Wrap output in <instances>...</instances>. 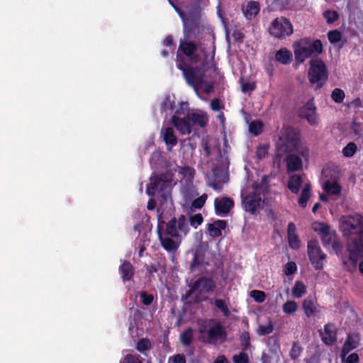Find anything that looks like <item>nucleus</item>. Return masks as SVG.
I'll use <instances>...</instances> for the list:
<instances>
[{
    "instance_id": "obj_64",
    "label": "nucleus",
    "mask_w": 363,
    "mask_h": 363,
    "mask_svg": "<svg viewBox=\"0 0 363 363\" xmlns=\"http://www.w3.org/2000/svg\"><path fill=\"white\" fill-rule=\"evenodd\" d=\"M306 363H319L320 354L316 352L305 360Z\"/></svg>"
},
{
    "instance_id": "obj_62",
    "label": "nucleus",
    "mask_w": 363,
    "mask_h": 363,
    "mask_svg": "<svg viewBox=\"0 0 363 363\" xmlns=\"http://www.w3.org/2000/svg\"><path fill=\"white\" fill-rule=\"evenodd\" d=\"M174 108V101L171 100L169 96L166 97L162 104V108L165 111L173 110Z\"/></svg>"
},
{
    "instance_id": "obj_33",
    "label": "nucleus",
    "mask_w": 363,
    "mask_h": 363,
    "mask_svg": "<svg viewBox=\"0 0 363 363\" xmlns=\"http://www.w3.org/2000/svg\"><path fill=\"white\" fill-rule=\"evenodd\" d=\"M152 348V344L151 341L147 337H143L140 339L136 345V350L143 354H145V352L150 350Z\"/></svg>"
},
{
    "instance_id": "obj_43",
    "label": "nucleus",
    "mask_w": 363,
    "mask_h": 363,
    "mask_svg": "<svg viewBox=\"0 0 363 363\" xmlns=\"http://www.w3.org/2000/svg\"><path fill=\"white\" fill-rule=\"evenodd\" d=\"M342 33L338 30H330L328 33V38L330 43L335 44L340 42L342 39Z\"/></svg>"
},
{
    "instance_id": "obj_55",
    "label": "nucleus",
    "mask_w": 363,
    "mask_h": 363,
    "mask_svg": "<svg viewBox=\"0 0 363 363\" xmlns=\"http://www.w3.org/2000/svg\"><path fill=\"white\" fill-rule=\"evenodd\" d=\"M189 110V103L186 101H182L179 104V108L176 110L174 116L180 117L181 116H185L187 114Z\"/></svg>"
},
{
    "instance_id": "obj_19",
    "label": "nucleus",
    "mask_w": 363,
    "mask_h": 363,
    "mask_svg": "<svg viewBox=\"0 0 363 363\" xmlns=\"http://www.w3.org/2000/svg\"><path fill=\"white\" fill-rule=\"evenodd\" d=\"M118 272L123 282L129 281L135 274V268L129 261L124 260L118 267Z\"/></svg>"
},
{
    "instance_id": "obj_16",
    "label": "nucleus",
    "mask_w": 363,
    "mask_h": 363,
    "mask_svg": "<svg viewBox=\"0 0 363 363\" xmlns=\"http://www.w3.org/2000/svg\"><path fill=\"white\" fill-rule=\"evenodd\" d=\"M216 213L218 216H225L234 207V201L229 197L216 198L214 201Z\"/></svg>"
},
{
    "instance_id": "obj_27",
    "label": "nucleus",
    "mask_w": 363,
    "mask_h": 363,
    "mask_svg": "<svg viewBox=\"0 0 363 363\" xmlns=\"http://www.w3.org/2000/svg\"><path fill=\"white\" fill-rule=\"evenodd\" d=\"M294 58L296 64L301 65L305 62V60L311 57V50H308L305 48H301L294 45Z\"/></svg>"
},
{
    "instance_id": "obj_21",
    "label": "nucleus",
    "mask_w": 363,
    "mask_h": 363,
    "mask_svg": "<svg viewBox=\"0 0 363 363\" xmlns=\"http://www.w3.org/2000/svg\"><path fill=\"white\" fill-rule=\"evenodd\" d=\"M259 3L255 1H248L246 6L242 8L243 15L248 21H252L253 18H255L256 16L259 13Z\"/></svg>"
},
{
    "instance_id": "obj_25",
    "label": "nucleus",
    "mask_w": 363,
    "mask_h": 363,
    "mask_svg": "<svg viewBox=\"0 0 363 363\" xmlns=\"http://www.w3.org/2000/svg\"><path fill=\"white\" fill-rule=\"evenodd\" d=\"M161 133L163 135V140L167 145L168 151H172V147L177 144V138L174 135V130L171 127L162 129Z\"/></svg>"
},
{
    "instance_id": "obj_50",
    "label": "nucleus",
    "mask_w": 363,
    "mask_h": 363,
    "mask_svg": "<svg viewBox=\"0 0 363 363\" xmlns=\"http://www.w3.org/2000/svg\"><path fill=\"white\" fill-rule=\"evenodd\" d=\"M297 310V304L294 301H287L283 305V311L286 314H292Z\"/></svg>"
},
{
    "instance_id": "obj_61",
    "label": "nucleus",
    "mask_w": 363,
    "mask_h": 363,
    "mask_svg": "<svg viewBox=\"0 0 363 363\" xmlns=\"http://www.w3.org/2000/svg\"><path fill=\"white\" fill-rule=\"evenodd\" d=\"M211 109L214 111H218L224 108V106L221 104L220 100L218 98L211 101Z\"/></svg>"
},
{
    "instance_id": "obj_32",
    "label": "nucleus",
    "mask_w": 363,
    "mask_h": 363,
    "mask_svg": "<svg viewBox=\"0 0 363 363\" xmlns=\"http://www.w3.org/2000/svg\"><path fill=\"white\" fill-rule=\"evenodd\" d=\"M179 340L184 346L189 347L191 345L194 340V330L191 327L186 328L180 334Z\"/></svg>"
},
{
    "instance_id": "obj_41",
    "label": "nucleus",
    "mask_w": 363,
    "mask_h": 363,
    "mask_svg": "<svg viewBox=\"0 0 363 363\" xmlns=\"http://www.w3.org/2000/svg\"><path fill=\"white\" fill-rule=\"evenodd\" d=\"M313 229L317 232L320 237L326 235L330 231V227L323 223H314L313 225Z\"/></svg>"
},
{
    "instance_id": "obj_15",
    "label": "nucleus",
    "mask_w": 363,
    "mask_h": 363,
    "mask_svg": "<svg viewBox=\"0 0 363 363\" xmlns=\"http://www.w3.org/2000/svg\"><path fill=\"white\" fill-rule=\"evenodd\" d=\"M194 289H197L199 294H211L216 287V284L214 280L211 277H201L194 282Z\"/></svg>"
},
{
    "instance_id": "obj_3",
    "label": "nucleus",
    "mask_w": 363,
    "mask_h": 363,
    "mask_svg": "<svg viewBox=\"0 0 363 363\" xmlns=\"http://www.w3.org/2000/svg\"><path fill=\"white\" fill-rule=\"evenodd\" d=\"M300 130L291 125H284L276 145L277 154L281 157L284 154L296 151L302 157L307 160L309 157V150L306 147H300Z\"/></svg>"
},
{
    "instance_id": "obj_5",
    "label": "nucleus",
    "mask_w": 363,
    "mask_h": 363,
    "mask_svg": "<svg viewBox=\"0 0 363 363\" xmlns=\"http://www.w3.org/2000/svg\"><path fill=\"white\" fill-rule=\"evenodd\" d=\"M172 182L166 179L164 174L150 177V182L147 185L146 193L150 196L156 194L161 198V201H167L170 195Z\"/></svg>"
},
{
    "instance_id": "obj_51",
    "label": "nucleus",
    "mask_w": 363,
    "mask_h": 363,
    "mask_svg": "<svg viewBox=\"0 0 363 363\" xmlns=\"http://www.w3.org/2000/svg\"><path fill=\"white\" fill-rule=\"evenodd\" d=\"M203 220V218L201 213H196L189 217V223L194 228H197L199 225H201Z\"/></svg>"
},
{
    "instance_id": "obj_57",
    "label": "nucleus",
    "mask_w": 363,
    "mask_h": 363,
    "mask_svg": "<svg viewBox=\"0 0 363 363\" xmlns=\"http://www.w3.org/2000/svg\"><path fill=\"white\" fill-rule=\"evenodd\" d=\"M297 270L296 264L294 262H289L285 264L284 273L286 275L294 274Z\"/></svg>"
},
{
    "instance_id": "obj_42",
    "label": "nucleus",
    "mask_w": 363,
    "mask_h": 363,
    "mask_svg": "<svg viewBox=\"0 0 363 363\" xmlns=\"http://www.w3.org/2000/svg\"><path fill=\"white\" fill-rule=\"evenodd\" d=\"M345 97V94L342 89L340 88H335L333 90L331 94V98L335 103H342Z\"/></svg>"
},
{
    "instance_id": "obj_24",
    "label": "nucleus",
    "mask_w": 363,
    "mask_h": 363,
    "mask_svg": "<svg viewBox=\"0 0 363 363\" xmlns=\"http://www.w3.org/2000/svg\"><path fill=\"white\" fill-rule=\"evenodd\" d=\"M187 116L190 121V124L191 125V128L194 125H198L200 128H204L207 125L208 118L206 113L193 112L188 113Z\"/></svg>"
},
{
    "instance_id": "obj_38",
    "label": "nucleus",
    "mask_w": 363,
    "mask_h": 363,
    "mask_svg": "<svg viewBox=\"0 0 363 363\" xmlns=\"http://www.w3.org/2000/svg\"><path fill=\"white\" fill-rule=\"evenodd\" d=\"M323 15L328 24L333 23L340 18L338 12L334 10H326L323 12Z\"/></svg>"
},
{
    "instance_id": "obj_47",
    "label": "nucleus",
    "mask_w": 363,
    "mask_h": 363,
    "mask_svg": "<svg viewBox=\"0 0 363 363\" xmlns=\"http://www.w3.org/2000/svg\"><path fill=\"white\" fill-rule=\"evenodd\" d=\"M273 330H274V326H273L272 322H269V324L267 325H259V327L257 330V333L259 336H264V335H269V334L272 333L273 332Z\"/></svg>"
},
{
    "instance_id": "obj_20",
    "label": "nucleus",
    "mask_w": 363,
    "mask_h": 363,
    "mask_svg": "<svg viewBox=\"0 0 363 363\" xmlns=\"http://www.w3.org/2000/svg\"><path fill=\"white\" fill-rule=\"evenodd\" d=\"M296 231V225L292 222L289 223L287 227L288 242L289 247L293 250H298L301 245V240Z\"/></svg>"
},
{
    "instance_id": "obj_48",
    "label": "nucleus",
    "mask_w": 363,
    "mask_h": 363,
    "mask_svg": "<svg viewBox=\"0 0 363 363\" xmlns=\"http://www.w3.org/2000/svg\"><path fill=\"white\" fill-rule=\"evenodd\" d=\"M269 145L264 144L257 147L256 155L259 160H263L269 154Z\"/></svg>"
},
{
    "instance_id": "obj_46",
    "label": "nucleus",
    "mask_w": 363,
    "mask_h": 363,
    "mask_svg": "<svg viewBox=\"0 0 363 363\" xmlns=\"http://www.w3.org/2000/svg\"><path fill=\"white\" fill-rule=\"evenodd\" d=\"M311 52L312 55H318L323 52V45L320 40H312L311 44Z\"/></svg>"
},
{
    "instance_id": "obj_14",
    "label": "nucleus",
    "mask_w": 363,
    "mask_h": 363,
    "mask_svg": "<svg viewBox=\"0 0 363 363\" xmlns=\"http://www.w3.org/2000/svg\"><path fill=\"white\" fill-rule=\"evenodd\" d=\"M262 198L259 194L255 192L250 193L242 199V206L244 209L250 213L255 214L260 208Z\"/></svg>"
},
{
    "instance_id": "obj_37",
    "label": "nucleus",
    "mask_w": 363,
    "mask_h": 363,
    "mask_svg": "<svg viewBox=\"0 0 363 363\" xmlns=\"http://www.w3.org/2000/svg\"><path fill=\"white\" fill-rule=\"evenodd\" d=\"M306 293V287L303 282L297 281H296L294 286L292 289V294L296 298H299L302 297L303 294Z\"/></svg>"
},
{
    "instance_id": "obj_23",
    "label": "nucleus",
    "mask_w": 363,
    "mask_h": 363,
    "mask_svg": "<svg viewBox=\"0 0 363 363\" xmlns=\"http://www.w3.org/2000/svg\"><path fill=\"white\" fill-rule=\"evenodd\" d=\"M227 227V222L224 220H217L207 225V230L212 238H218L222 235V230Z\"/></svg>"
},
{
    "instance_id": "obj_13",
    "label": "nucleus",
    "mask_w": 363,
    "mask_h": 363,
    "mask_svg": "<svg viewBox=\"0 0 363 363\" xmlns=\"http://www.w3.org/2000/svg\"><path fill=\"white\" fill-rule=\"evenodd\" d=\"M319 335L325 345L332 346L337 342V329L335 324L329 323L324 325L323 330H319Z\"/></svg>"
},
{
    "instance_id": "obj_58",
    "label": "nucleus",
    "mask_w": 363,
    "mask_h": 363,
    "mask_svg": "<svg viewBox=\"0 0 363 363\" xmlns=\"http://www.w3.org/2000/svg\"><path fill=\"white\" fill-rule=\"evenodd\" d=\"M168 363H186V360L184 354H177L169 357Z\"/></svg>"
},
{
    "instance_id": "obj_45",
    "label": "nucleus",
    "mask_w": 363,
    "mask_h": 363,
    "mask_svg": "<svg viewBox=\"0 0 363 363\" xmlns=\"http://www.w3.org/2000/svg\"><path fill=\"white\" fill-rule=\"evenodd\" d=\"M249 129L255 135H258L262 131L263 123L260 121H252L249 125Z\"/></svg>"
},
{
    "instance_id": "obj_49",
    "label": "nucleus",
    "mask_w": 363,
    "mask_h": 363,
    "mask_svg": "<svg viewBox=\"0 0 363 363\" xmlns=\"http://www.w3.org/2000/svg\"><path fill=\"white\" fill-rule=\"evenodd\" d=\"M207 198L208 195L206 194H202L192 201L191 207L196 209H201L204 206Z\"/></svg>"
},
{
    "instance_id": "obj_53",
    "label": "nucleus",
    "mask_w": 363,
    "mask_h": 363,
    "mask_svg": "<svg viewBox=\"0 0 363 363\" xmlns=\"http://www.w3.org/2000/svg\"><path fill=\"white\" fill-rule=\"evenodd\" d=\"M240 81L242 91L244 93L254 91L256 89L255 82H246L242 78H241Z\"/></svg>"
},
{
    "instance_id": "obj_56",
    "label": "nucleus",
    "mask_w": 363,
    "mask_h": 363,
    "mask_svg": "<svg viewBox=\"0 0 363 363\" xmlns=\"http://www.w3.org/2000/svg\"><path fill=\"white\" fill-rule=\"evenodd\" d=\"M234 363H248L249 357L245 352H240L238 354H235L233 357Z\"/></svg>"
},
{
    "instance_id": "obj_44",
    "label": "nucleus",
    "mask_w": 363,
    "mask_h": 363,
    "mask_svg": "<svg viewBox=\"0 0 363 363\" xmlns=\"http://www.w3.org/2000/svg\"><path fill=\"white\" fill-rule=\"evenodd\" d=\"M240 345L242 350H247L250 346V333L244 331L240 337Z\"/></svg>"
},
{
    "instance_id": "obj_7",
    "label": "nucleus",
    "mask_w": 363,
    "mask_h": 363,
    "mask_svg": "<svg viewBox=\"0 0 363 363\" xmlns=\"http://www.w3.org/2000/svg\"><path fill=\"white\" fill-rule=\"evenodd\" d=\"M269 33L275 38L285 40L293 34L294 26L289 18L284 16L277 17L272 21Z\"/></svg>"
},
{
    "instance_id": "obj_40",
    "label": "nucleus",
    "mask_w": 363,
    "mask_h": 363,
    "mask_svg": "<svg viewBox=\"0 0 363 363\" xmlns=\"http://www.w3.org/2000/svg\"><path fill=\"white\" fill-rule=\"evenodd\" d=\"M357 150V145L353 142H350L342 149V154L345 157H352Z\"/></svg>"
},
{
    "instance_id": "obj_26",
    "label": "nucleus",
    "mask_w": 363,
    "mask_h": 363,
    "mask_svg": "<svg viewBox=\"0 0 363 363\" xmlns=\"http://www.w3.org/2000/svg\"><path fill=\"white\" fill-rule=\"evenodd\" d=\"M359 337L358 334H348L342 347V356L346 355L352 350L355 349L359 344Z\"/></svg>"
},
{
    "instance_id": "obj_8",
    "label": "nucleus",
    "mask_w": 363,
    "mask_h": 363,
    "mask_svg": "<svg viewBox=\"0 0 363 363\" xmlns=\"http://www.w3.org/2000/svg\"><path fill=\"white\" fill-rule=\"evenodd\" d=\"M307 253L308 259L313 267L316 270L323 269L324 261L327 258L325 253L321 250L317 240H311L307 244Z\"/></svg>"
},
{
    "instance_id": "obj_6",
    "label": "nucleus",
    "mask_w": 363,
    "mask_h": 363,
    "mask_svg": "<svg viewBox=\"0 0 363 363\" xmlns=\"http://www.w3.org/2000/svg\"><path fill=\"white\" fill-rule=\"evenodd\" d=\"M309 65L308 77L310 83L315 84L318 89L322 88L328 78L326 65L320 59L311 60Z\"/></svg>"
},
{
    "instance_id": "obj_59",
    "label": "nucleus",
    "mask_w": 363,
    "mask_h": 363,
    "mask_svg": "<svg viewBox=\"0 0 363 363\" xmlns=\"http://www.w3.org/2000/svg\"><path fill=\"white\" fill-rule=\"evenodd\" d=\"M121 363H143L139 359V356L131 354H126Z\"/></svg>"
},
{
    "instance_id": "obj_1",
    "label": "nucleus",
    "mask_w": 363,
    "mask_h": 363,
    "mask_svg": "<svg viewBox=\"0 0 363 363\" xmlns=\"http://www.w3.org/2000/svg\"><path fill=\"white\" fill-rule=\"evenodd\" d=\"M183 26L184 38L179 40L176 55L177 64L186 61L191 64H198L201 61V56L197 52L198 50L203 54V57L208 58L209 53L206 48L203 47L201 43L191 40L199 30V23L196 20L183 19Z\"/></svg>"
},
{
    "instance_id": "obj_31",
    "label": "nucleus",
    "mask_w": 363,
    "mask_h": 363,
    "mask_svg": "<svg viewBox=\"0 0 363 363\" xmlns=\"http://www.w3.org/2000/svg\"><path fill=\"white\" fill-rule=\"evenodd\" d=\"M205 252L201 247L196 249L194 254V258L191 264V269L194 270L196 267H201L203 264Z\"/></svg>"
},
{
    "instance_id": "obj_60",
    "label": "nucleus",
    "mask_w": 363,
    "mask_h": 363,
    "mask_svg": "<svg viewBox=\"0 0 363 363\" xmlns=\"http://www.w3.org/2000/svg\"><path fill=\"white\" fill-rule=\"evenodd\" d=\"M312 40L310 38H301L300 40L296 42L294 45L301 47V48H305L308 50H311V44Z\"/></svg>"
},
{
    "instance_id": "obj_4",
    "label": "nucleus",
    "mask_w": 363,
    "mask_h": 363,
    "mask_svg": "<svg viewBox=\"0 0 363 363\" xmlns=\"http://www.w3.org/2000/svg\"><path fill=\"white\" fill-rule=\"evenodd\" d=\"M206 322L199 328V332L202 342L216 345L226 340L227 331L220 322H215L213 325L209 327L208 330H206Z\"/></svg>"
},
{
    "instance_id": "obj_34",
    "label": "nucleus",
    "mask_w": 363,
    "mask_h": 363,
    "mask_svg": "<svg viewBox=\"0 0 363 363\" xmlns=\"http://www.w3.org/2000/svg\"><path fill=\"white\" fill-rule=\"evenodd\" d=\"M311 186L309 183L305 184L301 196L298 199V204L303 208L306 206L307 202L311 197Z\"/></svg>"
},
{
    "instance_id": "obj_39",
    "label": "nucleus",
    "mask_w": 363,
    "mask_h": 363,
    "mask_svg": "<svg viewBox=\"0 0 363 363\" xmlns=\"http://www.w3.org/2000/svg\"><path fill=\"white\" fill-rule=\"evenodd\" d=\"M302 352L303 347L299 345V343L298 342H294L289 352L291 359L293 360L297 359Z\"/></svg>"
},
{
    "instance_id": "obj_35",
    "label": "nucleus",
    "mask_w": 363,
    "mask_h": 363,
    "mask_svg": "<svg viewBox=\"0 0 363 363\" xmlns=\"http://www.w3.org/2000/svg\"><path fill=\"white\" fill-rule=\"evenodd\" d=\"M304 313L307 317H311L315 312L316 307L315 301L312 298H308L303 302Z\"/></svg>"
},
{
    "instance_id": "obj_22",
    "label": "nucleus",
    "mask_w": 363,
    "mask_h": 363,
    "mask_svg": "<svg viewBox=\"0 0 363 363\" xmlns=\"http://www.w3.org/2000/svg\"><path fill=\"white\" fill-rule=\"evenodd\" d=\"M287 171L289 172L299 171L303 167V162L301 158L291 152L289 153L286 159Z\"/></svg>"
},
{
    "instance_id": "obj_11",
    "label": "nucleus",
    "mask_w": 363,
    "mask_h": 363,
    "mask_svg": "<svg viewBox=\"0 0 363 363\" xmlns=\"http://www.w3.org/2000/svg\"><path fill=\"white\" fill-rule=\"evenodd\" d=\"M342 228L345 233L358 235L363 231V218L359 215L348 216L342 223Z\"/></svg>"
},
{
    "instance_id": "obj_54",
    "label": "nucleus",
    "mask_w": 363,
    "mask_h": 363,
    "mask_svg": "<svg viewBox=\"0 0 363 363\" xmlns=\"http://www.w3.org/2000/svg\"><path fill=\"white\" fill-rule=\"evenodd\" d=\"M140 298H141L142 303L147 306L151 305L154 300L153 295L148 294L145 291H142L140 293Z\"/></svg>"
},
{
    "instance_id": "obj_9",
    "label": "nucleus",
    "mask_w": 363,
    "mask_h": 363,
    "mask_svg": "<svg viewBox=\"0 0 363 363\" xmlns=\"http://www.w3.org/2000/svg\"><path fill=\"white\" fill-rule=\"evenodd\" d=\"M189 232V228L185 216L181 215L178 219L175 217L172 218L166 223V228L164 234L168 235L172 238L180 237L179 233L186 235Z\"/></svg>"
},
{
    "instance_id": "obj_10",
    "label": "nucleus",
    "mask_w": 363,
    "mask_h": 363,
    "mask_svg": "<svg viewBox=\"0 0 363 363\" xmlns=\"http://www.w3.org/2000/svg\"><path fill=\"white\" fill-rule=\"evenodd\" d=\"M349 259L352 266L355 267L359 258L363 257V231L358 234L352 243L347 247Z\"/></svg>"
},
{
    "instance_id": "obj_29",
    "label": "nucleus",
    "mask_w": 363,
    "mask_h": 363,
    "mask_svg": "<svg viewBox=\"0 0 363 363\" xmlns=\"http://www.w3.org/2000/svg\"><path fill=\"white\" fill-rule=\"evenodd\" d=\"M303 183L302 177L298 174L291 175L288 181L287 187L291 193L297 194Z\"/></svg>"
},
{
    "instance_id": "obj_18",
    "label": "nucleus",
    "mask_w": 363,
    "mask_h": 363,
    "mask_svg": "<svg viewBox=\"0 0 363 363\" xmlns=\"http://www.w3.org/2000/svg\"><path fill=\"white\" fill-rule=\"evenodd\" d=\"M172 122L180 133L185 135L190 134L191 133V125L190 124L187 115L183 118H181L177 116H173L172 118Z\"/></svg>"
},
{
    "instance_id": "obj_52",
    "label": "nucleus",
    "mask_w": 363,
    "mask_h": 363,
    "mask_svg": "<svg viewBox=\"0 0 363 363\" xmlns=\"http://www.w3.org/2000/svg\"><path fill=\"white\" fill-rule=\"evenodd\" d=\"M250 296L257 303H263L266 299V294L264 291L259 290H252L250 292Z\"/></svg>"
},
{
    "instance_id": "obj_12",
    "label": "nucleus",
    "mask_w": 363,
    "mask_h": 363,
    "mask_svg": "<svg viewBox=\"0 0 363 363\" xmlns=\"http://www.w3.org/2000/svg\"><path fill=\"white\" fill-rule=\"evenodd\" d=\"M164 223H165L164 221L159 223L157 228L158 238L160 241L161 245L167 252L177 251L179 247L180 241H175L170 238L169 235L162 233V228Z\"/></svg>"
},
{
    "instance_id": "obj_63",
    "label": "nucleus",
    "mask_w": 363,
    "mask_h": 363,
    "mask_svg": "<svg viewBox=\"0 0 363 363\" xmlns=\"http://www.w3.org/2000/svg\"><path fill=\"white\" fill-rule=\"evenodd\" d=\"M359 360V355L357 353H352L347 357L345 363H358Z\"/></svg>"
},
{
    "instance_id": "obj_36",
    "label": "nucleus",
    "mask_w": 363,
    "mask_h": 363,
    "mask_svg": "<svg viewBox=\"0 0 363 363\" xmlns=\"http://www.w3.org/2000/svg\"><path fill=\"white\" fill-rule=\"evenodd\" d=\"M214 305L219 311L222 312L223 316L226 318L230 316V311L225 300L216 298L215 299Z\"/></svg>"
},
{
    "instance_id": "obj_28",
    "label": "nucleus",
    "mask_w": 363,
    "mask_h": 363,
    "mask_svg": "<svg viewBox=\"0 0 363 363\" xmlns=\"http://www.w3.org/2000/svg\"><path fill=\"white\" fill-rule=\"evenodd\" d=\"M292 53L286 48L279 49L275 54V60L282 65H289L292 61Z\"/></svg>"
},
{
    "instance_id": "obj_17",
    "label": "nucleus",
    "mask_w": 363,
    "mask_h": 363,
    "mask_svg": "<svg viewBox=\"0 0 363 363\" xmlns=\"http://www.w3.org/2000/svg\"><path fill=\"white\" fill-rule=\"evenodd\" d=\"M315 110L316 107L313 100H310L300 109L299 116L306 118L311 125H314L317 122Z\"/></svg>"
},
{
    "instance_id": "obj_30",
    "label": "nucleus",
    "mask_w": 363,
    "mask_h": 363,
    "mask_svg": "<svg viewBox=\"0 0 363 363\" xmlns=\"http://www.w3.org/2000/svg\"><path fill=\"white\" fill-rule=\"evenodd\" d=\"M323 190L327 194L338 196L342 191L341 185L336 181L327 180L323 185Z\"/></svg>"
},
{
    "instance_id": "obj_2",
    "label": "nucleus",
    "mask_w": 363,
    "mask_h": 363,
    "mask_svg": "<svg viewBox=\"0 0 363 363\" xmlns=\"http://www.w3.org/2000/svg\"><path fill=\"white\" fill-rule=\"evenodd\" d=\"M208 64V58L203 57L201 65L192 66L188 61L177 64V68L182 72L186 83L193 86L196 90L203 88L205 94H211L213 91V83L207 82L205 75V69Z\"/></svg>"
}]
</instances>
